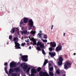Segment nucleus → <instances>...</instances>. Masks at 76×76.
Returning a JSON list of instances; mask_svg holds the SVG:
<instances>
[{"instance_id": "7c9ffc66", "label": "nucleus", "mask_w": 76, "mask_h": 76, "mask_svg": "<svg viewBox=\"0 0 76 76\" xmlns=\"http://www.w3.org/2000/svg\"><path fill=\"white\" fill-rule=\"evenodd\" d=\"M7 67H5L4 68L5 71L6 73H7Z\"/></svg>"}, {"instance_id": "2eb2a0df", "label": "nucleus", "mask_w": 76, "mask_h": 76, "mask_svg": "<svg viewBox=\"0 0 76 76\" xmlns=\"http://www.w3.org/2000/svg\"><path fill=\"white\" fill-rule=\"evenodd\" d=\"M31 73L36 74L37 73V71L35 70V69H32L31 70Z\"/></svg>"}, {"instance_id": "f257e3e1", "label": "nucleus", "mask_w": 76, "mask_h": 76, "mask_svg": "<svg viewBox=\"0 0 76 76\" xmlns=\"http://www.w3.org/2000/svg\"><path fill=\"white\" fill-rule=\"evenodd\" d=\"M21 67L22 68L23 70H25L24 71H25V70H26V69L28 68V66L27 64H26V63L24 62L21 64Z\"/></svg>"}, {"instance_id": "473e14b6", "label": "nucleus", "mask_w": 76, "mask_h": 76, "mask_svg": "<svg viewBox=\"0 0 76 76\" xmlns=\"http://www.w3.org/2000/svg\"><path fill=\"white\" fill-rule=\"evenodd\" d=\"M11 76H17V75L15 73H14L12 74Z\"/></svg>"}, {"instance_id": "b1692460", "label": "nucleus", "mask_w": 76, "mask_h": 76, "mask_svg": "<svg viewBox=\"0 0 76 76\" xmlns=\"http://www.w3.org/2000/svg\"><path fill=\"white\" fill-rule=\"evenodd\" d=\"M49 75L50 76H54V74L52 72H49Z\"/></svg>"}, {"instance_id": "09e8293b", "label": "nucleus", "mask_w": 76, "mask_h": 76, "mask_svg": "<svg viewBox=\"0 0 76 76\" xmlns=\"http://www.w3.org/2000/svg\"><path fill=\"white\" fill-rule=\"evenodd\" d=\"M63 76H66V74H63Z\"/></svg>"}, {"instance_id": "4be33fe9", "label": "nucleus", "mask_w": 76, "mask_h": 76, "mask_svg": "<svg viewBox=\"0 0 76 76\" xmlns=\"http://www.w3.org/2000/svg\"><path fill=\"white\" fill-rule=\"evenodd\" d=\"M30 69H31V67H28L26 70V73H28L29 72V70H30Z\"/></svg>"}, {"instance_id": "2f4dec72", "label": "nucleus", "mask_w": 76, "mask_h": 76, "mask_svg": "<svg viewBox=\"0 0 76 76\" xmlns=\"http://www.w3.org/2000/svg\"><path fill=\"white\" fill-rule=\"evenodd\" d=\"M42 53L43 54L45 55V51H44V49H42Z\"/></svg>"}, {"instance_id": "72a5a7b5", "label": "nucleus", "mask_w": 76, "mask_h": 76, "mask_svg": "<svg viewBox=\"0 0 76 76\" xmlns=\"http://www.w3.org/2000/svg\"><path fill=\"white\" fill-rule=\"evenodd\" d=\"M26 44H25V42H24V43H22L21 44V46H22V47H24V45H25Z\"/></svg>"}, {"instance_id": "4468645a", "label": "nucleus", "mask_w": 76, "mask_h": 76, "mask_svg": "<svg viewBox=\"0 0 76 76\" xmlns=\"http://www.w3.org/2000/svg\"><path fill=\"white\" fill-rule=\"evenodd\" d=\"M28 18H24L23 20V22L24 23H26L28 22Z\"/></svg>"}, {"instance_id": "c03bdc74", "label": "nucleus", "mask_w": 76, "mask_h": 76, "mask_svg": "<svg viewBox=\"0 0 76 76\" xmlns=\"http://www.w3.org/2000/svg\"><path fill=\"white\" fill-rule=\"evenodd\" d=\"M23 33H24V31H22L21 32V34H23Z\"/></svg>"}, {"instance_id": "49530a36", "label": "nucleus", "mask_w": 76, "mask_h": 76, "mask_svg": "<svg viewBox=\"0 0 76 76\" xmlns=\"http://www.w3.org/2000/svg\"><path fill=\"white\" fill-rule=\"evenodd\" d=\"M25 41H26V42H29V41H28V40H25Z\"/></svg>"}, {"instance_id": "58836bf2", "label": "nucleus", "mask_w": 76, "mask_h": 76, "mask_svg": "<svg viewBox=\"0 0 76 76\" xmlns=\"http://www.w3.org/2000/svg\"><path fill=\"white\" fill-rule=\"evenodd\" d=\"M64 57L65 58H67V55L64 54Z\"/></svg>"}, {"instance_id": "6e6552de", "label": "nucleus", "mask_w": 76, "mask_h": 76, "mask_svg": "<svg viewBox=\"0 0 76 76\" xmlns=\"http://www.w3.org/2000/svg\"><path fill=\"white\" fill-rule=\"evenodd\" d=\"M61 50H62V47L60 45H59L56 48V51L58 52L61 51Z\"/></svg>"}, {"instance_id": "c9c22d12", "label": "nucleus", "mask_w": 76, "mask_h": 76, "mask_svg": "<svg viewBox=\"0 0 76 76\" xmlns=\"http://www.w3.org/2000/svg\"><path fill=\"white\" fill-rule=\"evenodd\" d=\"M12 35H10L9 36V39H12Z\"/></svg>"}, {"instance_id": "a878e982", "label": "nucleus", "mask_w": 76, "mask_h": 76, "mask_svg": "<svg viewBox=\"0 0 76 76\" xmlns=\"http://www.w3.org/2000/svg\"><path fill=\"white\" fill-rule=\"evenodd\" d=\"M56 73L58 74V75H60V71H59V70L57 69L56 71Z\"/></svg>"}, {"instance_id": "4d7b16f0", "label": "nucleus", "mask_w": 76, "mask_h": 76, "mask_svg": "<svg viewBox=\"0 0 76 76\" xmlns=\"http://www.w3.org/2000/svg\"><path fill=\"white\" fill-rule=\"evenodd\" d=\"M40 33H41V32H42V31H40Z\"/></svg>"}, {"instance_id": "ea45409f", "label": "nucleus", "mask_w": 76, "mask_h": 76, "mask_svg": "<svg viewBox=\"0 0 76 76\" xmlns=\"http://www.w3.org/2000/svg\"><path fill=\"white\" fill-rule=\"evenodd\" d=\"M31 76H35V74L31 73Z\"/></svg>"}, {"instance_id": "20e7f679", "label": "nucleus", "mask_w": 76, "mask_h": 76, "mask_svg": "<svg viewBox=\"0 0 76 76\" xmlns=\"http://www.w3.org/2000/svg\"><path fill=\"white\" fill-rule=\"evenodd\" d=\"M28 56L27 55H24L22 56V61H24L25 62H26L28 61Z\"/></svg>"}, {"instance_id": "393cba45", "label": "nucleus", "mask_w": 76, "mask_h": 76, "mask_svg": "<svg viewBox=\"0 0 76 76\" xmlns=\"http://www.w3.org/2000/svg\"><path fill=\"white\" fill-rule=\"evenodd\" d=\"M65 64L67 66H69L70 64V63H69V62H66Z\"/></svg>"}, {"instance_id": "bb28decb", "label": "nucleus", "mask_w": 76, "mask_h": 76, "mask_svg": "<svg viewBox=\"0 0 76 76\" xmlns=\"http://www.w3.org/2000/svg\"><path fill=\"white\" fill-rule=\"evenodd\" d=\"M49 50L50 51V52H51L52 51H53V48H52V47H50L49 48Z\"/></svg>"}, {"instance_id": "9b49d317", "label": "nucleus", "mask_w": 76, "mask_h": 76, "mask_svg": "<svg viewBox=\"0 0 76 76\" xmlns=\"http://www.w3.org/2000/svg\"><path fill=\"white\" fill-rule=\"evenodd\" d=\"M31 39L33 40L32 42L34 43L33 44V45H37V42H36V40H35V39H34V37H32Z\"/></svg>"}, {"instance_id": "3c124183", "label": "nucleus", "mask_w": 76, "mask_h": 76, "mask_svg": "<svg viewBox=\"0 0 76 76\" xmlns=\"http://www.w3.org/2000/svg\"><path fill=\"white\" fill-rule=\"evenodd\" d=\"M65 35V33H64V37Z\"/></svg>"}, {"instance_id": "f3484780", "label": "nucleus", "mask_w": 76, "mask_h": 76, "mask_svg": "<svg viewBox=\"0 0 76 76\" xmlns=\"http://www.w3.org/2000/svg\"><path fill=\"white\" fill-rule=\"evenodd\" d=\"M15 28H14L12 29L10 32H11L12 34H14L15 32Z\"/></svg>"}, {"instance_id": "13d9d810", "label": "nucleus", "mask_w": 76, "mask_h": 76, "mask_svg": "<svg viewBox=\"0 0 76 76\" xmlns=\"http://www.w3.org/2000/svg\"><path fill=\"white\" fill-rule=\"evenodd\" d=\"M18 64H19L18 63H17V65H18Z\"/></svg>"}, {"instance_id": "412c9836", "label": "nucleus", "mask_w": 76, "mask_h": 76, "mask_svg": "<svg viewBox=\"0 0 76 76\" xmlns=\"http://www.w3.org/2000/svg\"><path fill=\"white\" fill-rule=\"evenodd\" d=\"M36 33V32L35 31H32L30 32V34H32V35H34V34H35Z\"/></svg>"}, {"instance_id": "423d86ee", "label": "nucleus", "mask_w": 76, "mask_h": 76, "mask_svg": "<svg viewBox=\"0 0 76 76\" xmlns=\"http://www.w3.org/2000/svg\"><path fill=\"white\" fill-rule=\"evenodd\" d=\"M28 25L30 26L31 28H32V26H33V25H34V22H33V21H32V20L31 19L30 20L28 21Z\"/></svg>"}, {"instance_id": "bf43d9fd", "label": "nucleus", "mask_w": 76, "mask_h": 76, "mask_svg": "<svg viewBox=\"0 0 76 76\" xmlns=\"http://www.w3.org/2000/svg\"><path fill=\"white\" fill-rule=\"evenodd\" d=\"M22 24L23 23V22H22Z\"/></svg>"}, {"instance_id": "6ab92c4d", "label": "nucleus", "mask_w": 76, "mask_h": 76, "mask_svg": "<svg viewBox=\"0 0 76 76\" xmlns=\"http://www.w3.org/2000/svg\"><path fill=\"white\" fill-rule=\"evenodd\" d=\"M41 44H42V43L39 42H38L37 43V44L36 45H37V47H38V46H39H39Z\"/></svg>"}, {"instance_id": "a19ab883", "label": "nucleus", "mask_w": 76, "mask_h": 76, "mask_svg": "<svg viewBox=\"0 0 76 76\" xmlns=\"http://www.w3.org/2000/svg\"><path fill=\"white\" fill-rule=\"evenodd\" d=\"M7 65V63H5L4 64V66H6Z\"/></svg>"}, {"instance_id": "e433bc0d", "label": "nucleus", "mask_w": 76, "mask_h": 76, "mask_svg": "<svg viewBox=\"0 0 76 76\" xmlns=\"http://www.w3.org/2000/svg\"><path fill=\"white\" fill-rule=\"evenodd\" d=\"M53 68L52 67L50 68L49 69L50 71H53Z\"/></svg>"}, {"instance_id": "aec40b11", "label": "nucleus", "mask_w": 76, "mask_h": 76, "mask_svg": "<svg viewBox=\"0 0 76 76\" xmlns=\"http://www.w3.org/2000/svg\"><path fill=\"white\" fill-rule=\"evenodd\" d=\"M40 70H41V68L40 67H38L37 69V71L38 72H39Z\"/></svg>"}, {"instance_id": "cd10ccee", "label": "nucleus", "mask_w": 76, "mask_h": 76, "mask_svg": "<svg viewBox=\"0 0 76 76\" xmlns=\"http://www.w3.org/2000/svg\"><path fill=\"white\" fill-rule=\"evenodd\" d=\"M64 68H65V69H67V65H66L65 64L64 65Z\"/></svg>"}, {"instance_id": "a18cd8bd", "label": "nucleus", "mask_w": 76, "mask_h": 76, "mask_svg": "<svg viewBox=\"0 0 76 76\" xmlns=\"http://www.w3.org/2000/svg\"><path fill=\"white\" fill-rule=\"evenodd\" d=\"M31 46H30L29 47V49L30 50H31Z\"/></svg>"}, {"instance_id": "c756f323", "label": "nucleus", "mask_w": 76, "mask_h": 76, "mask_svg": "<svg viewBox=\"0 0 76 76\" xmlns=\"http://www.w3.org/2000/svg\"><path fill=\"white\" fill-rule=\"evenodd\" d=\"M37 50H38V51H41V48L39 47H37Z\"/></svg>"}, {"instance_id": "1a4fd4ad", "label": "nucleus", "mask_w": 76, "mask_h": 76, "mask_svg": "<svg viewBox=\"0 0 76 76\" xmlns=\"http://www.w3.org/2000/svg\"><path fill=\"white\" fill-rule=\"evenodd\" d=\"M49 54L50 56H51V57L53 58L56 55V52H50L49 53Z\"/></svg>"}, {"instance_id": "dca6fc26", "label": "nucleus", "mask_w": 76, "mask_h": 76, "mask_svg": "<svg viewBox=\"0 0 76 76\" xmlns=\"http://www.w3.org/2000/svg\"><path fill=\"white\" fill-rule=\"evenodd\" d=\"M14 72H19V68L18 67H16L14 69Z\"/></svg>"}, {"instance_id": "7ed1b4c3", "label": "nucleus", "mask_w": 76, "mask_h": 76, "mask_svg": "<svg viewBox=\"0 0 76 76\" xmlns=\"http://www.w3.org/2000/svg\"><path fill=\"white\" fill-rule=\"evenodd\" d=\"M59 61L58 62V66H60L62 65V64L63 63V58L61 56H60L58 58Z\"/></svg>"}, {"instance_id": "f704fd0d", "label": "nucleus", "mask_w": 76, "mask_h": 76, "mask_svg": "<svg viewBox=\"0 0 76 76\" xmlns=\"http://www.w3.org/2000/svg\"><path fill=\"white\" fill-rule=\"evenodd\" d=\"M42 40H43V42H47V39H45V40L42 39Z\"/></svg>"}, {"instance_id": "ddd939ff", "label": "nucleus", "mask_w": 76, "mask_h": 76, "mask_svg": "<svg viewBox=\"0 0 76 76\" xmlns=\"http://www.w3.org/2000/svg\"><path fill=\"white\" fill-rule=\"evenodd\" d=\"M13 41H15V43L18 42L19 41V39L17 37H14L13 39Z\"/></svg>"}, {"instance_id": "0eeeda50", "label": "nucleus", "mask_w": 76, "mask_h": 76, "mask_svg": "<svg viewBox=\"0 0 76 76\" xmlns=\"http://www.w3.org/2000/svg\"><path fill=\"white\" fill-rule=\"evenodd\" d=\"M10 67L12 68L13 67H16V64L15 63L11 62L10 64Z\"/></svg>"}, {"instance_id": "6e6d98bb", "label": "nucleus", "mask_w": 76, "mask_h": 76, "mask_svg": "<svg viewBox=\"0 0 76 76\" xmlns=\"http://www.w3.org/2000/svg\"><path fill=\"white\" fill-rule=\"evenodd\" d=\"M18 34L19 35V32H18Z\"/></svg>"}, {"instance_id": "79ce46f5", "label": "nucleus", "mask_w": 76, "mask_h": 76, "mask_svg": "<svg viewBox=\"0 0 76 76\" xmlns=\"http://www.w3.org/2000/svg\"><path fill=\"white\" fill-rule=\"evenodd\" d=\"M49 66H50V67H51V64L50 63H49Z\"/></svg>"}, {"instance_id": "f03ea898", "label": "nucleus", "mask_w": 76, "mask_h": 76, "mask_svg": "<svg viewBox=\"0 0 76 76\" xmlns=\"http://www.w3.org/2000/svg\"><path fill=\"white\" fill-rule=\"evenodd\" d=\"M40 76H49V75L46 72H44L41 71L39 73Z\"/></svg>"}, {"instance_id": "9d476101", "label": "nucleus", "mask_w": 76, "mask_h": 76, "mask_svg": "<svg viewBox=\"0 0 76 76\" xmlns=\"http://www.w3.org/2000/svg\"><path fill=\"white\" fill-rule=\"evenodd\" d=\"M49 44L50 45V46H51V47L53 48L56 47V42L53 43L52 42H50V43H49Z\"/></svg>"}, {"instance_id": "5fc2aeb1", "label": "nucleus", "mask_w": 76, "mask_h": 76, "mask_svg": "<svg viewBox=\"0 0 76 76\" xmlns=\"http://www.w3.org/2000/svg\"><path fill=\"white\" fill-rule=\"evenodd\" d=\"M49 44V43H47V45H48Z\"/></svg>"}, {"instance_id": "f8f14e48", "label": "nucleus", "mask_w": 76, "mask_h": 76, "mask_svg": "<svg viewBox=\"0 0 76 76\" xmlns=\"http://www.w3.org/2000/svg\"><path fill=\"white\" fill-rule=\"evenodd\" d=\"M15 71H14V69H12V68H10L9 70V73L10 75H11L13 72H14Z\"/></svg>"}, {"instance_id": "a211bd4d", "label": "nucleus", "mask_w": 76, "mask_h": 76, "mask_svg": "<svg viewBox=\"0 0 76 76\" xmlns=\"http://www.w3.org/2000/svg\"><path fill=\"white\" fill-rule=\"evenodd\" d=\"M48 59H46L45 60L44 63V66H45L47 64V63H48Z\"/></svg>"}, {"instance_id": "39448f33", "label": "nucleus", "mask_w": 76, "mask_h": 76, "mask_svg": "<svg viewBox=\"0 0 76 76\" xmlns=\"http://www.w3.org/2000/svg\"><path fill=\"white\" fill-rule=\"evenodd\" d=\"M15 49H21V48L20 47V44L18 42L15 43Z\"/></svg>"}, {"instance_id": "864d4df0", "label": "nucleus", "mask_w": 76, "mask_h": 76, "mask_svg": "<svg viewBox=\"0 0 76 76\" xmlns=\"http://www.w3.org/2000/svg\"><path fill=\"white\" fill-rule=\"evenodd\" d=\"M20 56H22V54H20Z\"/></svg>"}, {"instance_id": "4c0bfd02", "label": "nucleus", "mask_w": 76, "mask_h": 76, "mask_svg": "<svg viewBox=\"0 0 76 76\" xmlns=\"http://www.w3.org/2000/svg\"><path fill=\"white\" fill-rule=\"evenodd\" d=\"M44 38H45V39H47V35L45 34L44 36Z\"/></svg>"}, {"instance_id": "c85d7f7f", "label": "nucleus", "mask_w": 76, "mask_h": 76, "mask_svg": "<svg viewBox=\"0 0 76 76\" xmlns=\"http://www.w3.org/2000/svg\"><path fill=\"white\" fill-rule=\"evenodd\" d=\"M24 33L25 34H27L28 33V31L26 30H23Z\"/></svg>"}, {"instance_id": "de8ad7c7", "label": "nucleus", "mask_w": 76, "mask_h": 76, "mask_svg": "<svg viewBox=\"0 0 76 76\" xmlns=\"http://www.w3.org/2000/svg\"><path fill=\"white\" fill-rule=\"evenodd\" d=\"M53 25H52V27H51V29H53Z\"/></svg>"}, {"instance_id": "603ef678", "label": "nucleus", "mask_w": 76, "mask_h": 76, "mask_svg": "<svg viewBox=\"0 0 76 76\" xmlns=\"http://www.w3.org/2000/svg\"><path fill=\"white\" fill-rule=\"evenodd\" d=\"M73 55H76V53H74L73 54Z\"/></svg>"}, {"instance_id": "8fccbe9b", "label": "nucleus", "mask_w": 76, "mask_h": 76, "mask_svg": "<svg viewBox=\"0 0 76 76\" xmlns=\"http://www.w3.org/2000/svg\"><path fill=\"white\" fill-rule=\"evenodd\" d=\"M55 68H57V66L55 65Z\"/></svg>"}, {"instance_id": "5701e85b", "label": "nucleus", "mask_w": 76, "mask_h": 76, "mask_svg": "<svg viewBox=\"0 0 76 76\" xmlns=\"http://www.w3.org/2000/svg\"><path fill=\"white\" fill-rule=\"evenodd\" d=\"M39 47L41 48H44V45H42V44L40 45Z\"/></svg>"}, {"instance_id": "37998d69", "label": "nucleus", "mask_w": 76, "mask_h": 76, "mask_svg": "<svg viewBox=\"0 0 76 76\" xmlns=\"http://www.w3.org/2000/svg\"><path fill=\"white\" fill-rule=\"evenodd\" d=\"M38 35L39 36H41V34L40 33H39L38 34Z\"/></svg>"}, {"instance_id": "052dcab7", "label": "nucleus", "mask_w": 76, "mask_h": 76, "mask_svg": "<svg viewBox=\"0 0 76 76\" xmlns=\"http://www.w3.org/2000/svg\"><path fill=\"white\" fill-rule=\"evenodd\" d=\"M23 38H21V39H22Z\"/></svg>"}]
</instances>
